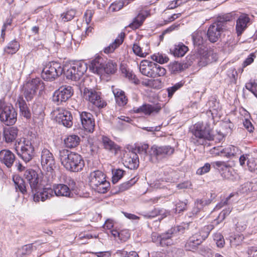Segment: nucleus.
<instances>
[{"mask_svg":"<svg viewBox=\"0 0 257 257\" xmlns=\"http://www.w3.org/2000/svg\"><path fill=\"white\" fill-rule=\"evenodd\" d=\"M101 141L103 148L114 155L117 154L120 151V147L107 137L102 136Z\"/></svg>","mask_w":257,"mask_h":257,"instance_id":"5701e85b","label":"nucleus"},{"mask_svg":"<svg viewBox=\"0 0 257 257\" xmlns=\"http://www.w3.org/2000/svg\"><path fill=\"white\" fill-rule=\"evenodd\" d=\"M173 177L171 174H168L164 177H161L156 180L154 184V186L156 188H162L165 186V183L166 182H171L173 181Z\"/></svg>","mask_w":257,"mask_h":257,"instance_id":"58836bf2","label":"nucleus"},{"mask_svg":"<svg viewBox=\"0 0 257 257\" xmlns=\"http://www.w3.org/2000/svg\"><path fill=\"white\" fill-rule=\"evenodd\" d=\"M44 88V83L39 78H36L28 82L24 87V95L26 100H31L36 94L37 90H42Z\"/></svg>","mask_w":257,"mask_h":257,"instance_id":"9b49d317","label":"nucleus"},{"mask_svg":"<svg viewBox=\"0 0 257 257\" xmlns=\"http://www.w3.org/2000/svg\"><path fill=\"white\" fill-rule=\"evenodd\" d=\"M199 245L198 241L196 242L194 239L189 238L185 245V248L187 250L191 251L196 249Z\"/></svg>","mask_w":257,"mask_h":257,"instance_id":"6e6d98bb","label":"nucleus"},{"mask_svg":"<svg viewBox=\"0 0 257 257\" xmlns=\"http://www.w3.org/2000/svg\"><path fill=\"white\" fill-rule=\"evenodd\" d=\"M59 158L62 165L70 172L81 171L84 166L83 158L77 153L63 149L59 151Z\"/></svg>","mask_w":257,"mask_h":257,"instance_id":"f03ea898","label":"nucleus"},{"mask_svg":"<svg viewBox=\"0 0 257 257\" xmlns=\"http://www.w3.org/2000/svg\"><path fill=\"white\" fill-rule=\"evenodd\" d=\"M196 229L195 223L193 222H189L188 223L183 222L180 225L177 226L173 228H171L169 231L173 232L172 237L175 236L177 232L180 234H183L186 231H188L190 233L193 232L194 229Z\"/></svg>","mask_w":257,"mask_h":257,"instance_id":"aec40b11","label":"nucleus"},{"mask_svg":"<svg viewBox=\"0 0 257 257\" xmlns=\"http://www.w3.org/2000/svg\"><path fill=\"white\" fill-rule=\"evenodd\" d=\"M105 65V59L100 56H97L91 61L89 69L93 73L98 75L102 74L104 72Z\"/></svg>","mask_w":257,"mask_h":257,"instance_id":"6ab92c4d","label":"nucleus"},{"mask_svg":"<svg viewBox=\"0 0 257 257\" xmlns=\"http://www.w3.org/2000/svg\"><path fill=\"white\" fill-rule=\"evenodd\" d=\"M151 58L153 60L160 64L167 63L169 60L166 55L161 53L154 54L152 56Z\"/></svg>","mask_w":257,"mask_h":257,"instance_id":"c03bdc74","label":"nucleus"},{"mask_svg":"<svg viewBox=\"0 0 257 257\" xmlns=\"http://www.w3.org/2000/svg\"><path fill=\"white\" fill-rule=\"evenodd\" d=\"M15 160V156L10 150H3L0 151V161L7 167H11Z\"/></svg>","mask_w":257,"mask_h":257,"instance_id":"4be33fe9","label":"nucleus"},{"mask_svg":"<svg viewBox=\"0 0 257 257\" xmlns=\"http://www.w3.org/2000/svg\"><path fill=\"white\" fill-rule=\"evenodd\" d=\"M214 239L216 241V245L219 247H222L225 243L223 236L220 233H216L214 235Z\"/></svg>","mask_w":257,"mask_h":257,"instance_id":"680f3d73","label":"nucleus"},{"mask_svg":"<svg viewBox=\"0 0 257 257\" xmlns=\"http://www.w3.org/2000/svg\"><path fill=\"white\" fill-rule=\"evenodd\" d=\"M116 103L120 106H123L127 103V98L123 91L118 88L112 90Z\"/></svg>","mask_w":257,"mask_h":257,"instance_id":"cd10ccee","label":"nucleus"},{"mask_svg":"<svg viewBox=\"0 0 257 257\" xmlns=\"http://www.w3.org/2000/svg\"><path fill=\"white\" fill-rule=\"evenodd\" d=\"M128 163V167L130 169H137L139 166V157L138 155L134 153H131L129 158L125 161Z\"/></svg>","mask_w":257,"mask_h":257,"instance_id":"4c0bfd02","label":"nucleus"},{"mask_svg":"<svg viewBox=\"0 0 257 257\" xmlns=\"http://www.w3.org/2000/svg\"><path fill=\"white\" fill-rule=\"evenodd\" d=\"M190 131L194 137L192 138L191 142L196 145H203L206 140H214L212 130L208 123L198 122L191 127Z\"/></svg>","mask_w":257,"mask_h":257,"instance_id":"20e7f679","label":"nucleus"},{"mask_svg":"<svg viewBox=\"0 0 257 257\" xmlns=\"http://www.w3.org/2000/svg\"><path fill=\"white\" fill-rule=\"evenodd\" d=\"M80 142L79 137L75 135H70L64 140V144L67 148H73L77 147Z\"/></svg>","mask_w":257,"mask_h":257,"instance_id":"72a5a7b5","label":"nucleus"},{"mask_svg":"<svg viewBox=\"0 0 257 257\" xmlns=\"http://www.w3.org/2000/svg\"><path fill=\"white\" fill-rule=\"evenodd\" d=\"M182 84L180 83H176L175 85L173 86L169 87L167 89V91L168 93V97H171L173 94L180 88H181L182 86Z\"/></svg>","mask_w":257,"mask_h":257,"instance_id":"0e129e2a","label":"nucleus"},{"mask_svg":"<svg viewBox=\"0 0 257 257\" xmlns=\"http://www.w3.org/2000/svg\"><path fill=\"white\" fill-rule=\"evenodd\" d=\"M203 33L200 31H196L192 33V39L195 46H199L203 43Z\"/></svg>","mask_w":257,"mask_h":257,"instance_id":"a19ab883","label":"nucleus"},{"mask_svg":"<svg viewBox=\"0 0 257 257\" xmlns=\"http://www.w3.org/2000/svg\"><path fill=\"white\" fill-rule=\"evenodd\" d=\"M131 119L128 117L121 116L114 119V123L116 124L118 129H122L125 124V122H129Z\"/></svg>","mask_w":257,"mask_h":257,"instance_id":"de8ad7c7","label":"nucleus"},{"mask_svg":"<svg viewBox=\"0 0 257 257\" xmlns=\"http://www.w3.org/2000/svg\"><path fill=\"white\" fill-rule=\"evenodd\" d=\"M124 171L121 169H116L112 171V182L113 184L116 183L122 176Z\"/></svg>","mask_w":257,"mask_h":257,"instance_id":"603ef678","label":"nucleus"},{"mask_svg":"<svg viewBox=\"0 0 257 257\" xmlns=\"http://www.w3.org/2000/svg\"><path fill=\"white\" fill-rule=\"evenodd\" d=\"M13 180L14 182L16 190L19 191L23 194L27 192V188L24 180L18 175H14Z\"/></svg>","mask_w":257,"mask_h":257,"instance_id":"473e14b6","label":"nucleus"},{"mask_svg":"<svg viewBox=\"0 0 257 257\" xmlns=\"http://www.w3.org/2000/svg\"><path fill=\"white\" fill-rule=\"evenodd\" d=\"M18 129L15 127L4 128L3 136L6 142L9 143L15 141L18 136Z\"/></svg>","mask_w":257,"mask_h":257,"instance_id":"a878e982","label":"nucleus"},{"mask_svg":"<svg viewBox=\"0 0 257 257\" xmlns=\"http://www.w3.org/2000/svg\"><path fill=\"white\" fill-rule=\"evenodd\" d=\"M111 232L114 237H118L122 241H126L130 236V234L127 230H122L120 232H118L116 230H112Z\"/></svg>","mask_w":257,"mask_h":257,"instance_id":"79ce46f5","label":"nucleus"},{"mask_svg":"<svg viewBox=\"0 0 257 257\" xmlns=\"http://www.w3.org/2000/svg\"><path fill=\"white\" fill-rule=\"evenodd\" d=\"M172 51L175 56L180 57L184 56L188 51V48L182 43H180L177 45H175Z\"/></svg>","mask_w":257,"mask_h":257,"instance_id":"f704fd0d","label":"nucleus"},{"mask_svg":"<svg viewBox=\"0 0 257 257\" xmlns=\"http://www.w3.org/2000/svg\"><path fill=\"white\" fill-rule=\"evenodd\" d=\"M211 203V200L210 199H207L205 198H202L201 199H197L195 201V204H197L199 207L202 208L206 205H208Z\"/></svg>","mask_w":257,"mask_h":257,"instance_id":"69168bd1","label":"nucleus"},{"mask_svg":"<svg viewBox=\"0 0 257 257\" xmlns=\"http://www.w3.org/2000/svg\"><path fill=\"white\" fill-rule=\"evenodd\" d=\"M247 89L252 92L255 97H257V84L254 82H249L245 85Z\"/></svg>","mask_w":257,"mask_h":257,"instance_id":"bf43d9fd","label":"nucleus"},{"mask_svg":"<svg viewBox=\"0 0 257 257\" xmlns=\"http://www.w3.org/2000/svg\"><path fill=\"white\" fill-rule=\"evenodd\" d=\"M89 183L91 188L99 193H105L110 187V183L106 180L105 175L99 170L90 173Z\"/></svg>","mask_w":257,"mask_h":257,"instance_id":"423d86ee","label":"nucleus"},{"mask_svg":"<svg viewBox=\"0 0 257 257\" xmlns=\"http://www.w3.org/2000/svg\"><path fill=\"white\" fill-rule=\"evenodd\" d=\"M73 91L70 86H62L53 93L52 100L57 105L66 102L73 95Z\"/></svg>","mask_w":257,"mask_h":257,"instance_id":"ddd939ff","label":"nucleus"},{"mask_svg":"<svg viewBox=\"0 0 257 257\" xmlns=\"http://www.w3.org/2000/svg\"><path fill=\"white\" fill-rule=\"evenodd\" d=\"M19 43L16 40H14L8 44L5 48L4 51L8 54H14L19 50Z\"/></svg>","mask_w":257,"mask_h":257,"instance_id":"c9c22d12","label":"nucleus"},{"mask_svg":"<svg viewBox=\"0 0 257 257\" xmlns=\"http://www.w3.org/2000/svg\"><path fill=\"white\" fill-rule=\"evenodd\" d=\"M213 228L214 225L210 224L205 226L199 232L195 233L189 238L194 239L196 242L198 241V244H200L208 237L210 231Z\"/></svg>","mask_w":257,"mask_h":257,"instance_id":"412c9836","label":"nucleus"},{"mask_svg":"<svg viewBox=\"0 0 257 257\" xmlns=\"http://www.w3.org/2000/svg\"><path fill=\"white\" fill-rule=\"evenodd\" d=\"M40 161L42 169L46 172L44 177L47 179L48 183L51 184L55 176L54 171L55 168L54 157L49 150L43 149L41 152Z\"/></svg>","mask_w":257,"mask_h":257,"instance_id":"39448f33","label":"nucleus"},{"mask_svg":"<svg viewBox=\"0 0 257 257\" xmlns=\"http://www.w3.org/2000/svg\"><path fill=\"white\" fill-rule=\"evenodd\" d=\"M161 109V106L159 104H144L139 107L134 108V111L136 113H143L145 115H151L157 114Z\"/></svg>","mask_w":257,"mask_h":257,"instance_id":"f3484780","label":"nucleus"},{"mask_svg":"<svg viewBox=\"0 0 257 257\" xmlns=\"http://www.w3.org/2000/svg\"><path fill=\"white\" fill-rule=\"evenodd\" d=\"M2 109L0 114V119L7 125L14 124L17 121V113L14 107L11 105L3 106L0 102V110Z\"/></svg>","mask_w":257,"mask_h":257,"instance_id":"f8f14e48","label":"nucleus"},{"mask_svg":"<svg viewBox=\"0 0 257 257\" xmlns=\"http://www.w3.org/2000/svg\"><path fill=\"white\" fill-rule=\"evenodd\" d=\"M124 34L121 33L114 40V42L110 44L109 46L105 47L104 49V52L108 54L113 52L115 49L119 46L123 41Z\"/></svg>","mask_w":257,"mask_h":257,"instance_id":"c756f323","label":"nucleus"},{"mask_svg":"<svg viewBox=\"0 0 257 257\" xmlns=\"http://www.w3.org/2000/svg\"><path fill=\"white\" fill-rule=\"evenodd\" d=\"M230 21L228 16L221 18L219 21L213 23L208 28L207 35L208 40L212 43L217 42L225 28V22Z\"/></svg>","mask_w":257,"mask_h":257,"instance_id":"0eeeda50","label":"nucleus"},{"mask_svg":"<svg viewBox=\"0 0 257 257\" xmlns=\"http://www.w3.org/2000/svg\"><path fill=\"white\" fill-rule=\"evenodd\" d=\"M248 169L251 171H255L257 169V165L253 159H249L247 162Z\"/></svg>","mask_w":257,"mask_h":257,"instance_id":"774afa93","label":"nucleus"},{"mask_svg":"<svg viewBox=\"0 0 257 257\" xmlns=\"http://www.w3.org/2000/svg\"><path fill=\"white\" fill-rule=\"evenodd\" d=\"M79 113L83 128L88 132H93L95 126V120L93 115L87 111H79Z\"/></svg>","mask_w":257,"mask_h":257,"instance_id":"dca6fc26","label":"nucleus"},{"mask_svg":"<svg viewBox=\"0 0 257 257\" xmlns=\"http://www.w3.org/2000/svg\"><path fill=\"white\" fill-rule=\"evenodd\" d=\"M231 211V209L230 208L222 210L218 215L217 218L214 220L213 225H214V226L218 225L219 222L222 221L225 219V216L228 215L230 213Z\"/></svg>","mask_w":257,"mask_h":257,"instance_id":"a18cd8bd","label":"nucleus"},{"mask_svg":"<svg viewBox=\"0 0 257 257\" xmlns=\"http://www.w3.org/2000/svg\"><path fill=\"white\" fill-rule=\"evenodd\" d=\"M133 50L136 55L140 57L144 58L149 54L150 49L148 44L146 45L145 47H141L138 44L135 43L133 47Z\"/></svg>","mask_w":257,"mask_h":257,"instance_id":"2f4dec72","label":"nucleus"},{"mask_svg":"<svg viewBox=\"0 0 257 257\" xmlns=\"http://www.w3.org/2000/svg\"><path fill=\"white\" fill-rule=\"evenodd\" d=\"M169 68L172 73L181 71L184 69V64L178 62H174L169 65Z\"/></svg>","mask_w":257,"mask_h":257,"instance_id":"3c124183","label":"nucleus"},{"mask_svg":"<svg viewBox=\"0 0 257 257\" xmlns=\"http://www.w3.org/2000/svg\"><path fill=\"white\" fill-rule=\"evenodd\" d=\"M153 71L152 78L163 76L166 73V70L164 68L155 63L154 64V68Z\"/></svg>","mask_w":257,"mask_h":257,"instance_id":"37998d69","label":"nucleus"},{"mask_svg":"<svg viewBox=\"0 0 257 257\" xmlns=\"http://www.w3.org/2000/svg\"><path fill=\"white\" fill-rule=\"evenodd\" d=\"M221 154H223V157L227 158H231L233 157L240 154L241 151L238 148L234 146H230L227 148L223 149L220 151Z\"/></svg>","mask_w":257,"mask_h":257,"instance_id":"7c9ffc66","label":"nucleus"},{"mask_svg":"<svg viewBox=\"0 0 257 257\" xmlns=\"http://www.w3.org/2000/svg\"><path fill=\"white\" fill-rule=\"evenodd\" d=\"M116 68V65L115 63L111 61H109L106 63L105 61V65L104 68V73L106 74H113L115 72Z\"/></svg>","mask_w":257,"mask_h":257,"instance_id":"49530a36","label":"nucleus"},{"mask_svg":"<svg viewBox=\"0 0 257 257\" xmlns=\"http://www.w3.org/2000/svg\"><path fill=\"white\" fill-rule=\"evenodd\" d=\"M63 70V68L59 63L51 62L43 68L41 76L45 80L52 81L61 75Z\"/></svg>","mask_w":257,"mask_h":257,"instance_id":"1a4fd4ad","label":"nucleus"},{"mask_svg":"<svg viewBox=\"0 0 257 257\" xmlns=\"http://www.w3.org/2000/svg\"><path fill=\"white\" fill-rule=\"evenodd\" d=\"M75 11L74 10H70L66 13H64L61 15L62 20L64 22H68L71 20L75 15Z\"/></svg>","mask_w":257,"mask_h":257,"instance_id":"864d4df0","label":"nucleus"},{"mask_svg":"<svg viewBox=\"0 0 257 257\" xmlns=\"http://www.w3.org/2000/svg\"><path fill=\"white\" fill-rule=\"evenodd\" d=\"M138 153L140 155L144 156L145 157L147 156V150L149 148V145L147 144H143L139 145L136 147Z\"/></svg>","mask_w":257,"mask_h":257,"instance_id":"4d7b16f0","label":"nucleus"},{"mask_svg":"<svg viewBox=\"0 0 257 257\" xmlns=\"http://www.w3.org/2000/svg\"><path fill=\"white\" fill-rule=\"evenodd\" d=\"M25 178L29 183L31 191L34 193L35 202L44 201L54 196V190L51 188H44L38 173L34 170L28 169L24 174Z\"/></svg>","mask_w":257,"mask_h":257,"instance_id":"f257e3e1","label":"nucleus"},{"mask_svg":"<svg viewBox=\"0 0 257 257\" xmlns=\"http://www.w3.org/2000/svg\"><path fill=\"white\" fill-rule=\"evenodd\" d=\"M173 234V231L169 230L166 233L161 235L154 232L152 234V240L154 242H159L161 246L170 245L173 243V240L172 239Z\"/></svg>","mask_w":257,"mask_h":257,"instance_id":"a211bd4d","label":"nucleus"},{"mask_svg":"<svg viewBox=\"0 0 257 257\" xmlns=\"http://www.w3.org/2000/svg\"><path fill=\"white\" fill-rule=\"evenodd\" d=\"M174 152V148L170 146H164L158 147L153 146L149 151V155L151 157H155L157 159L161 160L172 155Z\"/></svg>","mask_w":257,"mask_h":257,"instance_id":"2eb2a0df","label":"nucleus"},{"mask_svg":"<svg viewBox=\"0 0 257 257\" xmlns=\"http://www.w3.org/2000/svg\"><path fill=\"white\" fill-rule=\"evenodd\" d=\"M249 18L246 15H241L236 21V31L237 36H240L247 27Z\"/></svg>","mask_w":257,"mask_h":257,"instance_id":"bb28decb","label":"nucleus"},{"mask_svg":"<svg viewBox=\"0 0 257 257\" xmlns=\"http://www.w3.org/2000/svg\"><path fill=\"white\" fill-rule=\"evenodd\" d=\"M154 64V62L147 60L142 61L140 65L141 73L145 76L152 78Z\"/></svg>","mask_w":257,"mask_h":257,"instance_id":"b1692460","label":"nucleus"},{"mask_svg":"<svg viewBox=\"0 0 257 257\" xmlns=\"http://www.w3.org/2000/svg\"><path fill=\"white\" fill-rule=\"evenodd\" d=\"M54 195L57 196L70 197L71 191L69 188L65 184H59L53 185Z\"/></svg>","mask_w":257,"mask_h":257,"instance_id":"393cba45","label":"nucleus"},{"mask_svg":"<svg viewBox=\"0 0 257 257\" xmlns=\"http://www.w3.org/2000/svg\"><path fill=\"white\" fill-rule=\"evenodd\" d=\"M32 250V246L30 244L25 245L19 248L17 251V255L18 257H23L24 255L29 254Z\"/></svg>","mask_w":257,"mask_h":257,"instance_id":"09e8293b","label":"nucleus"},{"mask_svg":"<svg viewBox=\"0 0 257 257\" xmlns=\"http://www.w3.org/2000/svg\"><path fill=\"white\" fill-rule=\"evenodd\" d=\"M83 98L98 108H103L106 103L100 96V92L93 89L85 88L83 92Z\"/></svg>","mask_w":257,"mask_h":257,"instance_id":"9d476101","label":"nucleus"},{"mask_svg":"<svg viewBox=\"0 0 257 257\" xmlns=\"http://www.w3.org/2000/svg\"><path fill=\"white\" fill-rule=\"evenodd\" d=\"M137 182V179L134 178L131 179L130 181L122 183L119 186V192L124 191L129 188H130L133 185H134Z\"/></svg>","mask_w":257,"mask_h":257,"instance_id":"8fccbe9b","label":"nucleus"},{"mask_svg":"<svg viewBox=\"0 0 257 257\" xmlns=\"http://www.w3.org/2000/svg\"><path fill=\"white\" fill-rule=\"evenodd\" d=\"M212 61V53L210 51H204L202 55L200 56L198 64L201 66H204L208 63H211Z\"/></svg>","mask_w":257,"mask_h":257,"instance_id":"e433bc0d","label":"nucleus"},{"mask_svg":"<svg viewBox=\"0 0 257 257\" xmlns=\"http://www.w3.org/2000/svg\"><path fill=\"white\" fill-rule=\"evenodd\" d=\"M56 121L59 124L70 127L72 126V116L70 111L61 108H57L53 111Z\"/></svg>","mask_w":257,"mask_h":257,"instance_id":"4468645a","label":"nucleus"},{"mask_svg":"<svg viewBox=\"0 0 257 257\" xmlns=\"http://www.w3.org/2000/svg\"><path fill=\"white\" fill-rule=\"evenodd\" d=\"M211 169V165L209 163H206L203 167L197 169L196 174L199 175H202L209 172Z\"/></svg>","mask_w":257,"mask_h":257,"instance_id":"13d9d810","label":"nucleus"},{"mask_svg":"<svg viewBox=\"0 0 257 257\" xmlns=\"http://www.w3.org/2000/svg\"><path fill=\"white\" fill-rule=\"evenodd\" d=\"M256 56L255 54L251 53L250 54L248 57L244 61V62L242 63V68L238 69L239 72L242 73L243 71V68H245V67L247 66L248 65H250L251 63H252L254 59L255 58Z\"/></svg>","mask_w":257,"mask_h":257,"instance_id":"5fc2aeb1","label":"nucleus"},{"mask_svg":"<svg viewBox=\"0 0 257 257\" xmlns=\"http://www.w3.org/2000/svg\"><path fill=\"white\" fill-rule=\"evenodd\" d=\"M37 140L36 135L31 132L16 143V150L18 155L26 163L31 160L34 156L33 145Z\"/></svg>","mask_w":257,"mask_h":257,"instance_id":"7ed1b4c3","label":"nucleus"},{"mask_svg":"<svg viewBox=\"0 0 257 257\" xmlns=\"http://www.w3.org/2000/svg\"><path fill=\"white\" fill-rule=\"evenodd\" d=\"M17 103L19 105L21 115L27 119L30 118L31 113L22 96L19 97Z\"/></svg>","mask_w":257,"mask_h":257,"instance_id":"c85d7f7f","label":"nucleus"},{"mask_svg":"<svg viewBox=\"0 0 257 257\" xmlns=\"http://www.w3.org/2000/svg\"><path fill=\"white\" fill-rule=\"evenodd\" d=\"M235 44L236 42L233 37L228 36L227 41L224 43V47L225 49L228 48V50H231L233 49Z\"/></svg>","mask_w":257,"mask_h":257,"instance_id":"052dcab7","label":"nucleus"},{"mask_svg":"<svg viewBox=\"0 0 257 257\" xmlns=\"http://www.w3.org/2000/svg\"><path fill=\"white\" fill-rule=\"evenodd\" d=\"M124 4L122 2H115L110 5L109 10L111 12H117L121 10Z\"/></svg>","mask_w":257,"mask_h":257,"instance_id":"e2e57ef3","label":"nucleus"},{"mask_svg":"<svg viewBox=\"0 0 257 257\" xmlns=\"http://www.w3.org/2000/svg\"><path fill=\"white\" fill-rule=\"evenodd\" d=\"M63 68V73L65 75L67 79L73 81H77L86 71L87 67L86 63L79 62L71 65L70 67L65 66Z\"/></svg>","mask_w":257,"mask_h":257,"instance_id":"6e6552de","label":"nucleus"},{"mask_svg":"<svg viewBox=\"0 0 257 257\" xmlns=\"http://www.w3.org/2000/svg\"><path fill=\"white\" fill-rule=\"evenodd\" d=\"M187 203L185 202L179 201L176 204V212L180 213L186 209Z\"/></svg>","mask_w":257,"mask_h":257,"instance_id":"338daca9","label":"nucleus"},{"mask_svg":"<svg viewBox=\"0 0 257 257\" xmlns=\"http://www.w3.org/2000/svg\"><path fill=\"white\" fill-rule=\"evenodd\" d=\"M146 18V16L142 13H139L134 19L133 22L130 24V27L133 29H138L142 25Z\"/></svg>","mask_w":257,"mask_h":257,"instance_id":"ea45409f","label":"nucleus"}]
</instances>
